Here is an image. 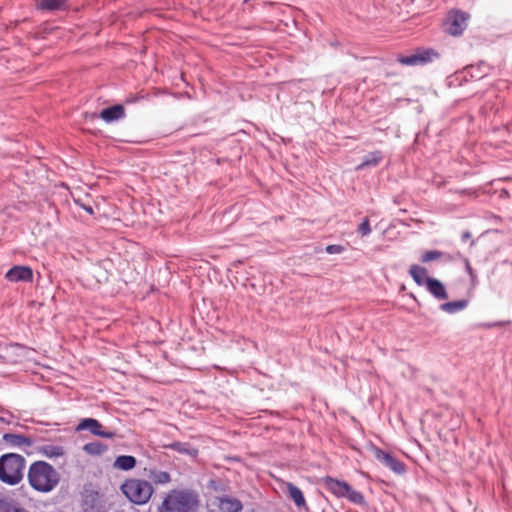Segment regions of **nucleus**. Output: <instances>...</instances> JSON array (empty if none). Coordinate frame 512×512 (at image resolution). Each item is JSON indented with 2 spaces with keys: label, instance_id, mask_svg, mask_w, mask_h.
Masks as SVG:
<instances>
[{
  "label": "nucleus",
  "instance_id": "7c9ffc66",
  "mask_svg": "<svg viewBox=\"0 0 512 512\" xmlns=\"http://www.w3.org/2000/svg\"><path fill=\"white\" fill-rule=\"evenodd\" d=\"M470 236H471V235H470V233H469V232H465V233L462 235V239H463V241H465V240L469 239V238H470Z\"/></svg>",
  "mask_w": 512,
  "mask_h": 512
},
{
  "label": "nucleus",
  "instance_id": "0eeeda50",
  "mask_svg": "<svg viewBox=\"0 0 512 512\" xmlns=\"http://www.w3.org/2000/svg\"><path fill=\"white\" fill-rule=\"evenodd\" d=\"M468 18V14L460 11L451 14L448 19L447 32L453 36L461 35L467 26Z\"/></svg>",
  "mask_w": 512,
  "mask_h": 512
},
{
  "label": "nucleus",
  "instance_id": "20e7f679",
  "mask_svg": "<svg viewBox=\"0 0 512 512\" xmlns=\"http://www.w3.org/2000/svg\"><path fill=\"white\" fill-rule=\"evenodd\" d=\"M122 493L137 505L146 504L154 493L152 483L142 479H128L121 485Z\"/></svg>",
  "mask_w": 512,
  "mask_h": 512
},
{
  "label": "nucleus",
  "instance_id": "423d86ee",
  "mask_svg": "<svg viewBox=\"0 0 512 512\" xmlns=\"http://www.w3.org/2000/svg\"><path fill=\"white\" fill-rule=\"evenodd\" d=\"M374 457L382 463L384 466L392 470L397 474L405 472V464L393 457L390 453H387L380 448H373Z\"/></svg>",
  "mask_w": 512,
  "mask_h": 512
},
{
  "label": "nucleus",
  "instance_id": "a211bd4d",
  "mask_svg": "<svg viewBox=\"0 0 512 512\" xmlns=\"http://www.w3.org/2000/svg\"><path fill=\"white\" fill-rule=\"evenodd\" d=\"M409 274L419 286H426L427 280L432 278L428 276V271L426 268L416 264L410 266Z\"/></svg>",
  "mask_w": 512,
  "mask_h": 512
},
{
  "label": "nucleus",
  "instance_id": "cd10ccee",
  "mask_svg": "<svg viewBox=\"0 0 512 512\" xmlns=\"http://www.w3.org/2000/svg\"><path fill=\"white\" fill-rule=\"evenodd\" d=\"M358 232L362 235V236H367L371 233V227H370V222H369V219L366 217L363 222L359 225L358 227Z\"/></svg>",
  "mask_w": 512,
  "mask_h": 512
},
{
  "label": "nucleus",
  "instance_id": "6e6552de",
  "mask_svg": "<svg viewBox=\"0 0 512 512\" xmlns=\"http://www.w3.org/2000/svg\"><path fill=\"white\" fill-rule=\"evenodd\" d=\"M77 430L78 431H80V430H90V432L93 435H96V436H99V437H102V438H107V439H111V438H113L115 436V432L103 430L102 424L98 420L93 419V418L83 419L78 424Z\"/></svg>",
  "mask_w": 512,
  "mask_h": 512
},
{
  "label": "nucleus",
  "instance_id": "f03ea898",
  "mask_svg": "<svg viewBox=\"0 0 512 512\" xmlns=\"http://www.w3.org/2000/svg\"><path fill=\"white\" fill-rule=\"evenodd\" d=\"M199 495L191 489H173L164 498L158 512H196Z\"/></svg>",
  "mask_w": 512,
  "mask_h": 512
},
{
  "label": "nucleus",
  "instance_id": "f257e3e1",
  "mask_svg": "<svg viewBox=\"0 0 512 512\" xmlns=\"http://www.w3.org/2000/svg\"><path fill=\"white\" fill-rule=\"evenodd\" d=\"M29 485L40 493L53 491L60 483V473L46 461L33 462L27 473Z\"/></svg>",
  "mask_w": 512,
  "mask_h": 512
},
{
  "label": "nucleus",
  "instance_id": "f3484780",
  "mask_svg": "<svg viewBox=\"0 0 512 512\" xmlns=\"http://www.w3.org/2000/svg\"><path fill=\"white\" fill-rule=\"evenodd\" d=\"M242 508L241 501L234 497L223 496L219 498V509L221 512H240Z\"/></svg>",
  "mask_w": 512,
  "mask_h": 512
},
{
  "label": "nucleus",
  "instance_id": "c756f323",
  "mask_svg": "<svg viewBox=\"0 0 512 512\" xmlns=\"http://www.w3.org/2000/svg\"><path fill=\"white\" fill-rule=\"evenodd\" d=\"M82 208L91 215L94 213V210L91 206L82 205Z\"/></svg>",
  "mask_w": 512,
  "mask_h": 512
},
{
  "label": "nucleus",
  "instance_id": "b1692460",
  "mask_svg": "<svg viewBox=\"0 0 512 512\" xmlns=\"http://www.w3.org/2000/svg\"><path fill=\"white\" fill-rule=\"evenodd\" d=\"M468 305V301L465 299L446 302L440 305V309L449 314H454L458 311L464 310Z\"/></svg>",
  "mask_w": 512,
  "mask_h": 512
},
{
  "label": "nucleus",
  "instance_id": "393cba45",
  "mask_svg": "<svg viewBox=\"0 0 512 512\" xmlns=\"http://www.w3.org/2000/svg\"><path fill=\"white\" fill-rule=\"evenodd\" d=\"M166 448L172 449L174 451H177L181 454H187L192 457H195L198 453L197 449L190 446L188 443H182V442H173L165 446Z\"/></svg>",
  "mask_w": 512,
  "mask_h": 512
},
{
  "label": "nucleus",
  "instance_id": "6ab92c4d",
  "mask_svg": "<svg viewBox=\"0 0 512 512\" xmlns=\"http://www.w3.org/2000/svg\"><path fill=\"white\" fill-rule=\"evenodd\" d=\"M382 159L383 156L380 151L370 152L364 156L363 161L356 167V170H362L366 167H375Z\"/></svg>",
  "mask_w": 512,
  "mask_h": 512
},
{
  "label": "nucleus",
  "instance_id": "c85d7f7f",
  "mask_svg": "<svg viewBox=\"0 0 512 512\" xmlns=\"http://www.w3.org/2000/svg\"><path fill=\"white\" fill-rule=\"evenodd\" d=\"M325 250L328 254H340L344 251V247L341 245H328Z\"/></svg>",
  "mask_w": 512,
  "mask_h": 512
},
{
  "label": "nucleus",
  "instance_id": "a878e982",
  "mask_svg": "<svg viewBox=\"0 0 512 512\" xmlns=\"http://www.w3.org/2000/svg\"><path fill=\"white\" fill-rule=\"evenodd\" d=\"M107 449V445L99 441L87 443L83 447V450L90 455H101L102 453L106 452Z\"/></svg>",
  "mask_w": 512,
  "mask_h": 512
},
{
  "label": "nucleus",
  "instance_id": "dca6fc26",
  "mask_svg": "<svg viewBox=\"0 0 512 512\" xmlns=\"http://www.w3.org/2000/svg\"><path fill=\"white\" fill-rule=\"evenodd\" d=\"M285 487L289 498L294 502L297 508H307L304 495L297 486L290 482H287L285 483Z\"/></svg>",
  "mask_w": 512,
  "mask_h": 512
},
{
  "label": "nucleus",
  "instance_id": "39448f33",
  "mask_svg": "<svg viewBox=\"0 0 512 512\" xmlns=\"http://www.w3.org/2000/svg\"><path fill=\"white\" fill-rule=\"evenodd\" d=\"M324 485L328 491L337 497H345L352 503L359 505L365 502L364 496L360 492L353 490L351 486L345 481L327 477L324 480Z\"/></svg>",
  "mask_w": 512,
  "mask_h": 512
},
{
  "label": "nucleus",
  "instance_id": "aec40b11",
  "mask_svg": "<svg viewBox=\"0 0 512 512\" xmlns=\"http://www.w3.org/2000/svg\"><path fill=\"white\" fill-rule=\"evenodd\" d=\"M136 458L131 455H121L118 456L114 461V468L129 471L136 466Z\"/></svg>",
  "mask_w": 512,
  "mask_h": 512
},
{
  "label": "nucleus",
  "instance_id": "bb28decb",
  "mask_svg": "<svg viewBox=\"0 0 512 512\" xmlns=\"http://www.w3.org/2000/svg\"><path fill=\"white\" fill-rule=\"evenodd\" d=\"M0 512H29V511L13 501L0 500Z\"/></svg>",
  "mask_w": 512,
  "mask_h": 512
},
{
  "label": "nucleus",
  "instance_id": "7ed1b4c3",
  "mask_svg": "<svg viewBox=\"0 0 512 512\" xmlns=\"http://www.w3.org/2000/svg\"><path fill=\"white\" fill-rule=\"evenodd\" d=\"M25 458L17 453H7L0 456V481L15 486L24 476Z\"/></svg>",
  "mask_w": 512,
  "mask_h": 512
},
{
  "label": "nucleus",
  "instance_id": "2eb2a0df",
  "mask_svg": "<svg viewBox=\"0 0 512 512\" xmlns=\"http://www.w3.org/2000/svg\"><path fill=\"white\" fill-rule=\"evenodd\" d=\"M426 288L438 300H446L448 298L444 284L438 279H428Z\"/></svg>",
  "mask_w": 512,
  "mask_h": 512
},
{
  "label": "nucleus",
  "instance_id": "5701e85b",
  "mask_svg": "<svg viewBox=\"0 0 512 512\" xmlns=\"http://www.w3.org/2000/svg\"><path fill=\"white\" fill-rule=\"evenodd\" d=\"M67 5V0H40L37 7L41 10L55 11L63 10Z\"/></svg>",
  "mask_w": 512,
  "mask_h": 512
},
{
  "label": "nucleus",
  "instance_id": "9d476101",
  "mask_svg": "<svg viewBox=\"0 0 512 512\" xmlns=\"http://www.w3.org/2000/svg\"><path fill=\"white\" fill-rule=\"evenodd\" d=\"M431 55L437 56V53H435L432 50H426V51H422L420 53L412 54L409 56H400L398 58V61L402 65L416 66V65L425 64V63L431 61Z\"/></svg>",
  "mask_w": 512,
  "mask_h": 512
},
{
  "label": "nucleus",
  "instance_id": "4be33fe9",
  "mask_svg": "<svg viewBox=\"0 0 512 512\" xmlns=\"http://www.w3.org/2000/svg\"><path fill=\"white\" fill-rule=\"evenodd\" d=\"M148 478L151 482L158 485H164L171 481V476L168 472L157 469H150L148 472Z\"/></svg>",
  "mask_w": 512,
  "mask_h": 512
},
{
  "label": "nucleus",
  "instance_id": "ddd939ff",
  "mask_svg": "<svg viewBox=\"0 0 512 512\" xmlns=\"http://www.w3.org/2000/svg\"><path fill=\"white\" fill-rule=\"evenodd\" d=\"M99 116L105 122L111 123L113 121H117L124 118L125 109L122 105H114L103 109Z\"/></svg>",
  "mask_w": 512,
  "mask_h": 512
},
{
  "label": "nucleus",
  "instance_id": "2f4dec72",
  "mask_svg": "<svg viewBox=\"0 0 512 512\" xmlns=\"http://www.w3.org/2000/svg\"><path fill=\"white\" fill-rule=\"evenodd\" d=\"M249 0H245V2H248Z\"/></svg>",
  "mask_w": 512,
  "mask_h": 512
},
{
  "label": "nucleus",
  "instance_id": "412c9836",
  "mask_svg": "<svg viewBox=\"0 0 512 512\" xmlns=\"http://www.w3.org/2000/svg\"><path fill=\"white\" fill-rule=\"evenodd\" d=\"M438 259H442L446 262H450L454 258L449 253H445V252L438 251V250L426 251L421 256V262H423V263H428V262L435 261Z\"/></svg>",
  "mask_w": 512,
  "mask_h": 512
},
{
  "label": "nucleus",
  "instance_id": "9b49d317",
  "mask_svg": "<svg viewBox=\"0 0 512 512\" xmlns=\"http://www.w3.org/2000/svg\"><path fill=\"white\" fill-rule=\"evenodd\" d=\"M5 277L11 282H31L33 272L32 269L27 266H14L6 273Z\"/></svg>",
  "mask_w": 512,
  "mask_h": 512
},
{
  "label": "nucleus",
  "instance_id": "1a4fd4ad",
  "mask_svg": "<svg viewBox=\"0 0 512 512\" xmlns=\"http://www.w3.org/2000/svg\"><path fill=\"white\" fill-rule=\"evenodd\" d=\"M24 347L19 344H10L0 347V358L6 363H17L23 357Z\"/></svg>",
  "mask_w": 512,
  "mask_h": 512
},
{
  "label": "nucleus",
  "instance_id": "4468645a",
  "mask_svg": "<svg viewBox=\"0 0 512 512\" xmlns=\"http://www.w3.org/2000/svg\"><path fill=\"white\" fill-rule=\"evenodd\" d=\"M39 454L49 459L63 457L66 451L63 446L54 444H43L37 448Z\"/></svg>",
  "mask_w": 512,
  "mask_h": 512
},
{
  "label": "nucleus",
  "instance_id": "f8f14e48",
  "mask_svg": "<svg viewBox=\"0 0 512 512\" xmlns=\"http://www.w3.org/2000/svg\"><path fill=\"white\" fill-rule=\"evenodd\" d=\"M2 439L9 447H31L33 445V440L30 437L20 434L5 433Z\"/></svg>",
  "mask_w": 512,
  "mask_h": 512
}]
</instances>
